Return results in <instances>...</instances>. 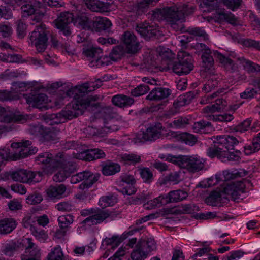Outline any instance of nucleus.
<instances>
[{
    "label": "nucleus",
    "instance_id": "1",
    "mask_svg": "<svg viewBox=\"0 0 260 260\" xmlns=\"http://www.w3.org/2000/svg\"><path fill=\"white\" fill-rule=\"evenodd\" d=\"M195 9L194 6L188 4H177L159 9L154 13L155 17L161 16L170 23L176 31L181 30V23L186 16L192 14Z\"/></svg>",
    "mask_w": 260,
    "mask_h": 260
},
{
    "label": "nucleus",
    "instance_id": "2",
    "mask_svg": "<svg viewBox=\"0 0 260 260\" xmlns=\"http://www.w3.org/2000/svg\"><path fill=\"white\" fill-rule=\"evenodd\" d=\"M116 202V198L113 196L101 197L99 201V205L102 209H91V213L93 215L86 218L81 222V224L91 226L100 224L108 218L113 220L119 214L118 212L113 210H104L103 209L108 206H112Z\"/></svg>",
    "mask_w": 260,
    "mask_h": 260
},
{
    "label": "nucleus",
    "instance_id": "3",
    "mask_svg": "<svg viewBox=\"0 0 260 260\" xmlns=\"http://www.w3.org/2000/svg\"><path fill=\"white\" fill-rule=\"evenodd\" d=\"M245 185L241 181L224 183L222 189L212 191V206H221L226 203L228 198L231 197L234 201L238 202L241 199V194L244 192Z\"/></svg>",
    "mask_w": 260,
    "mask_h": 260
},
{
    "label": "nucleus",
    "instance_id": "4",
    "mask_svg": "<svg viewBox=\"0 0 260 260\" xmlns=\"http://www.w3.org/2000/svg\"><path fill=\"white\" fill-rule=\"evenodd\" d=\"M88 103L87 100L84 99L78 101L73 100L68 108H66L57 114H52L48 116V119L52 121L50 124L60 123L64 122L62 118L64 120L72 119L82 114L83 110L88 108Z\"/></svg>",
    "mask_w": 260,
    "mask_h": 260
},
{
    "label": "nucleus",
    "instance_id": "5",
    "mask_svg": "<svg viewBox=\"0 0 260 260\" xmlns=\"http://www.w3.org/2000/svg\"><path fill=\"white\" fill-rule=\"evenodd\" d=\"M99 114L102 117L100 121H102L104 126L102 129L105 133L112 131H116L119 129L118 119L120 116L115 111V109L111 106L104 107L99 111Z\"/></svg>",
    "mask_w": 260,
    "mask_h": 260
},
{
    "label": "nucleus",
    "instance_id": "6",
    "mask_svg": "<svg viewBox=\"0 0 260 260\" xmlns=\"http://www.w3.org/2000/svg\"><path fill=\"white\" fill-rule=\"evenodd\" d=\"M62 155V152H59L55 156L49 152H42L35 158V161L43 166V168L47 173L51 174L62 163L64 159L61 158Z\"/></svg>",
    "mask_w": 260,
    "mask_h": 260
},
{
    "label": "nucleus",
    "instance_id": "7",
    "mask_svg": "<svg viewBox=\"0 0 260 260\" xmlns=\"http://www.w3.org/2000/svg\"><path fill=\"white\" fill-rule=\"evenodd\" d=\"M91 92V90L89 89V86L87 82L81 85L76 86L68 90L66 95L68 96L73 97L74 101H78L81 99H86L88 102V108L96 107L99 103H94L99 100L100 96L98 95L86 96L85 93Z\"/></svg>",
    "mask_w": 260,
    "mask_h": 260
},
{
    "label": "nucleus",
    "instance_id": "8",
    "mask_svg": "<svg viewBox=\"0 0 260 260\" xmlns=\"http://www.w3.org/2000/svg\"><path fill=\"white\" fill-rule=\"evenodd\" d=\"M193 68L192 56L184 51L178 52L177 61H174L171 69L178 75L189 74Z\"/></svg>",
    "mask_w": 260,
    "mask_h": 260
},
{
    "label": "nucleus",
    "instance_id": "9",
    "mask_svg": "<svg viewBox=\"0 0 260 260\" xmlns=\"http://www.w3.org/2000/svg\"><path fill=\"white\" fill-rule=\"evenodd\" d=\"M49 32L45 25L42 24L36 26L31 32L29 39L38 52H43L46 49L48 45Z\"/></svg>",
    "mask_w": 260,
    "mask_h": 260
},
{
    "label": "nucleus",
    "instance_id": "10",
    "mask_svg": "<svg viewBox=\"0 0 260 260\" xmlns=\"http://www.w3.org/2000/svg\"><path fill=\"white\" fill-rule=\"evenodd\" d=\"M99 177V174H94L89 171H84L72 176L71 182L72 184H76L83 181L79 186V188L81 190H85L91 187L94 183L97 182Z\"/></svg>",
    "mask_w": 260,
    "mask_h": 260
},
{
    "label": "nucleus",
    "instance_id": "11",
    "mask_svg": "<svg viewBox=\"0 0 260 260\" xmlns=\"http://www.w3.org/2000/svg\"><path fill=\"white\" fill-rule=\"evenodd\" d=\"M197 47L200 48L202 52L201 75L204 78L209 79L211 76V51L203 43L197 44Z\"/></svg>",
    "mask_w": 260,
    "mask_h": 260
},
{
    "label": "nucleus",
    "instance_id": "12",
    "mask_svg": "<svg viewBox=\"0 0 260 260\" xmlns=\"http://www.w3.org/2000/svg\"><path fill=\"white\" fill-rule=\"evenodd\" d=\"M164 129L161 123H156L148 127L145 131L140 132L137 138L140 142L154 141L160 137Z\"/></svg>",
    "mask_w": 260,
    "mask_h": 260
},
{
    "label": "nucleus",
    "instance_id": "13",
    "mask_svg": "<svg viewBox=\"0 0 260 260\" xmlns=\"http://www.w3.org/2000/svg\"><path fill=\"white\" fill-rule=\"evenodd\" d=\"M241 153L239 150L228 152L223 150L221 147L212 149V157H217L223 162H232L234 164L239 162L241 159Z\"/></svg>",
    "mask_w": 260,
    "mask_h": 260
},
{
    "label": "nucleus",
    "instance_id": "14",
    "mask_svg": "<svg viewBox=\"0 0 260 260\" xmlns=\"http://www.w3.org/2000/svg\"><path fill=\"white\" fill-rule=\"evenodd\" d=\"M215 140H213L214 146L212 149H215L216 147H225L228 150H232L234 147L237 145L239 143L243 142L244 140L241 138L239 139L233 136H219L216 138L214 137Z\"/></svg>",
    "mask_w": 260,
    "mask_h": 260
},
{
    "label": "nucleus",
    "instance_id": "15",
    "mask_svg": "<svg viewBox=\"0 0 260 260\" xmlns=\"http://www.w3.org/2000/svg\"><path fill=\"white\" fill-rule=\"evenodd\" d=\"M30 132L35 135H40V141L43 143H50L56 141L58 137L55 132L41 125L34 126L30 129Z\"/></svg>",
    "mask_w": 260,
    "mask_h": 260
},
{
    "label": "nucleus",
    "instance_id": "16",
    "mask_svg": "<svg viewBox=\"0 0 260 260\" xmlns=\"http://www.w3.org/2000/svg\"><path fill=\"white\" fill-rule=\"evenodd\" d=\"M135 30L146 39L158 38L160 35V31L155 26L147 22L138 24Z\"/></svg>",
    "mask_w": 260,
    "mask_h": 260
},
{
    "label": "nucleus",
    "instance_id": "17",
    "mask_svg": "<svg viewBox=\"0 0 260 260\" xmlns=\"http://www.w3.org/2000/svg\"><path fill=\"white\" fill-rule=\"evenodd\" d=\"M121 40L124 44L128 53H136L140 48V43L135 34L129 31H126L122 34Z\"/></svg>",
    "mask_w": 260,
    "mask_h": 260
},
{
    "label": "nucleus",
    "instance_id": "18",
    "mask_svg": "<svg viewBox=\"0 0 260 260\" xmlns=\"http://www.w3.org/2000/svg\"><path fill=\"white\" fill-rule=\"evenodd\" d=\"M183 168L189 172H195L202 170L204 167V161L202 159L191 156H185Z\"/></svg>",
    "mask_w": 260,
    "mask_h": 260
},
{
    "label": "nucleus",
    "instance_id": "19",
    "mask_svg": "<svg viewBox=\"0 0 260 260\" xmlns=\"http://www.w3.org/2000/svg\"><path fill=\"white\" fill-rule=\"evenodd\" d=\"M75 157L86 161H92L104 158L105 154L103 150L99 149H88L77 154Z\"/></svg>",
    "mask_w": 260,
    "mask_h": 260
},
{
    "label": "nucleus",
    "instance_id": "20",
    "mask_svg": "<svg viewBox=\"0 0 260 260\" xmlns=\"http://www.w3.org/2000/svg\"><path fill=\"white\" fill-rule=\"evenodd\" d=\"M26 100L29 104L39 109H47L45 105L48 101L47 95L44 93H40L35 95H26Z\"/></svg>",
    "mask_w": 260,
    "mask_h": 260
},
{
    "label": "nucleus",
    "instance_id": "21",
    "mask_svg": "<svg viewBox=\"0 0 260 260\" xmlns=\"http://www.w3.org/2000/svg\"><path fill=\"white\" fill-rule=\"evenodd\" d=\"M159 49L161 63L164 66L163 69L165 70H170L172 64L174 62L173 60L175 59V54L169 49L160 47Z\"/></svg>",
    "mask_w": 260,
    "mask_h": 260
},
{
    "label": "nucleus",
    "instance_id": "22",
    "mask_svg": "<svg viewBox=\"0 0 260 260\" xmlns=\"http://www.w3.org/2000/svg\"><path fill=\"white\" fill-rule=\"evenodd\" d=\"M171 93L169 88L157 87L152 89L147 96L146 99L158 101L167 98Z\"/></svg>",
    "mask_w": 260,
    "mask_h": 260
},
{
    "label": "nucleus",
    "instance_id": "23",
    "mask_svg": "<svg viewBox=\"0 0 260 260\" xmlns=\"http://www.w3.org/2000/svg\"><path fill=\"white\" fill-rule=\"evenodd\" d=\"M212 19H213L214 21L218 23L226 21L228 23L233 25L239 24V22L237 18L231 13L216 11V13L214 14V17H212Z\"/></svg>",
    "mask_w": 260,
    "mask_h": 260
},
{
    "label": "nucleus",
    "instance_id": "24",
    "mask_svg": "<svg viewBox=\"0 0 260 260\" xmlns=\"http://www.w3.org/2000/svg\"><path fill=\"white\" fill-rule=\"evenodd\" d=\"M25 248V253L28 257L38 258L40 255V249L32 242L31 238H25L22 240Z\"/></svg>",
    "mask_w": 260,
    "mask_h": 260
},
{
    "label": "nucleus",
    "instance_id": "25",
    "mask_svg": "<svg viewBox=\"0 0 260 260\" xmlns=\"http://www.w3.org/2000/svg\"><path fill=\"white\" fill-rule=\"evenodd\" d=\"M91 27L96 32L109 29L112 25L111 22L106 17H95L90 22Z\"/></svg>",
    "mask_w": 260,
    "mask_h": 260
},
{
    "label": "nucleus",
    "instance_id": "26",
    "mask_svg": "<svg viewBox=\"0 0 260 260\" xmlns=\"http://www.w3.org/2000/svg\"><path fill=\"white\" fill-rule=\"evenodd\" d=\"M67 187L63 184L51 185L46 190L47 196L52 200L60 199L63 197Z\"/></svg>",
    "mask_w": 260,
    "mask_h": 260
},
{
    "label": "nucleus",
    "instance_id": "27",
    "mask_svg": "<svg viewBox=\"0 0 260 260\" xmlns=\"http://www.w3.org/2000/svg\"><path fill=\"white\" fill-rule=\"evenodd\" d=\"M248 174V172L244 169H239L236 170L232 172H230L228 170L223 171L222 175L221 174H218L215 175V178L217 182L221 181L223 176L225 180L233 179L237 177H242L245 176Z\"/></svg>",
    "mask_w": 260,
    "mask_h": 260
},
{
    "label": "nucleus",
    "instance_id": "28",
    "mask_svg": "<svg viewBox=\"0 0 260 260\" xmlns=\"http://www.w3.org/2000/svg\"><path fill=\"white\" fill-rule=\"evenodd\" d=\"M111 101L114 105L120 108L131 106L135 102L133 98L123 94L114 95Z\"/></svg>",
    "mask_w": 260,
    "mask_h": 260
},
{
    "label": "nucleus",
    "instance_id": "29",
    "mask_svg": "<svg viewBox=\"0 0 260 260\" xmlns=\"http://www.w3.org/2000/svg\"><path fill=\"white\" fill-rule=\"evenodd\" d=\"M16 222L13 218H5L0 220V234H8L12 232L16 226Z\"/></svg>",
    "mask_w": 260,
    "mask_h": 260
},
{
    "label": "nucleus",
    "instance_id": "30",
    "mask_svg": "<svg viewBox=\"0 0 260 260\" xmlns=\"http://www.w3.org/2000/svg\"><path fill=\"white\" fill-rule=\"evenodd\" d=\"M30 116L27 115L18 114L16 113H10L5 115L2 121L5 123H24L29 118Z\"/></svg>",
    "mask_w": 260,
    "mask_h": 260
},
{
    "label": "nucleus",
    "instance_id": "31",
    "mask_svg": "<svg viewBox=\"0 0 260 260\" xmlns=\"http://www.w3.org/2000/svg\"><path fill=\"white\" fill-rule=\"evenodd\" d=\"M61 158H63V161L58 167L62 168L66 173L69 175L74 173L77 169V166L75 163L70 161V157L67 154L62 152Z\"/></svg>",
    "mask_w": 260,
    "mask_h": 260
},
{
    "label": "nucleus",
    "instance_id": "32",
    "mask_svg": "<svg viewBox=\"0 0 260 260\" xmlns=\"http://www.w3.org/2000/svg\"><path fill=\"white\" fill-rule=\"evenodd\" d=\"M238 60L240 63L242 65L244 69L249 73H260V65L246 59L244 57H239Z\"/></svg>",
    "mask_w": 260,
    "mask_h": 260
},
{
    "label": "nucleus",
    "instance_id": "33",
    "mask_svg": "<svg viewBox=\"0 0 260 260\" xmlns=\"http://www.w3.org/2000/svg\"><path fill=\"white\" fill-rule=\"evenodd\" d=\"M86 6L91 11L96 12H105L108 9L107 3L100 0H89Z\"/></svg>",
    "mask_w": 260,
    "mask_h": 260
},
{
    "label": "nucleus",
    "instance_id": "34",
    "mask_svg": "<svg viewBox=\"0 0 260 260\" xmlns=\"http://www.w3.org/2000/svg\"><path fill=\"white\" fill-rule=\"evenodd\" d=\"M74 19L75 17L73 13L69 12H62L57 18L56 24V27H60L65 25L69 26L71 23L74 22Z\"/></svg>",
    "mask_w": 260,
    "mask_h": 260
},
{
    "label": "nucleus",
    "instance_id": "35",
    "mask_svg": "<svg viewBox=\"0 0 260 260\" xmlns=\"http://www.w3.org/2000/svg\"><path fill=\"white\" fill-rule=\"evenodd\" d=\"M119 161L125 165H135L141 161V156L134 154H124L119 156Z\"/></svg>",
    "mask_w": 260,
    "mask_h": 260
},
{
    "label": "nucleus",
    "instance_id": "36",
    "mask_svg": "<svg viewBox=\"0 0 260 260\" xmlns=\"http://www.w3.org/2000/svg\"><path fill=\"white\" fill-rule=\"evenodd\" d=\"M39 3L35 0L30 1L21 7L22 12L24 17H27L37 13Z\"/></svg>",
    "mask_w": 260,
    "mask_h": 260
},
{
    "label": "nucleus",
    "instance_id": "37",
    "mask_svg": "<svg viewBox=\"0 0 260 260\" xmlns=\"http://www.w3.org/2000/svg\"><path fill=\"white\" fill-rule=\"evenodd\" d=\"M188 196L186 191L177 190L170 191L165 197L168 198L167 203L170 202H177L185 199Z\"/></svg>",
    "mask_w": 260,
    "mask_h": 260
},
{
    "label": "nucleus",
    "instance_id": "38",
    "mask_svg": "<svg viewBox=\"0 0 260 260\" xmlns=\"http://www.w3.org/2000/svg\"><path fill=\"white\" fill-rule=\"evenodd\" d=\"M212 53H213L214 56H216L219 61L225 66L227 70L233 71L237 69V65L234 63L233 60L230 58L225 57L216 51H214Z\"/></svg>",
    "mask_w": 260,
    "mask_h": 260
},
{
    "label": "nucleus",
    "instance_id": "39",
    "mask_svg": "<svg viewBox=\"0 0 260 260\" xmlns=\"http://www.w3.org/2000/svg\"><path fill=\"white\" fill-rule=\"evenodd\" d=\"M120 170V166L119 164L109 161L103 167L102 173L104 175L110 176L119 172Z\"/></svg>",
    "mask_w": 260,
    "mask_h": 260
},
{
    "label": "nucleus",
    "instance_id": "40",
    "mask_svg": "<svg viewBox=\"0 0 260 260\" xmlns=\"http://www.w3.org/2000/svg\"><path fill=\"white\" fill-rule=\"evenodd\" d=\"M42 173H35L31 171L24 170V183H36L40 181L41 179Z\"/></svg>",
    "mask_w": 260,
    "mask_h": 260
},
{
    "label": "nucleus",
    "instance_id": "41",
    "mask_svg": "<svg viewBox=\"0 0 260 260\" xmlns=\"http://www.w3.org/2000/svg\"><path fill=\"white\" fill-rule=\"evenodd\" d=\"M138 243L136 247L131 253V257L133 260H144L148 254Z\"/></svg>",
    "mask_w": 260,
    "mask_h": 260
},
{
    "label": "nucleus",
    "instance_id": "42",
    "mask_svg": "<svg viewBox=\"0 0 260 260\" xmlns=\"http://www.w3.org/2000/svg\"><path fill=\"white\" fill-rule=\"evenodd\" d=\"M125 52L124 47L121 45L116 46L109 54L110 62L116 61L120 59Z\"/></svg>",
    "mask_w": 260,
    "mask_h": 260
},
{
    "label": "nucleus",
    "instance_id": "43",
    "mask_svg": "<svg viewBox=\"0 0 260 260\" xmlns=\"http://www.w3.org/2000/svg\"><path fill=\"white\" fill-rule=\"evenodd\" d=\"M168 198L164 196H160L159 197L149 201L145 206L147 209H153L156 207H160L163 205L167 204Z\"/></svg>",
    "mask_w": 260,
    "mask_h": 260
},
{
    "label": "nucleus",
    "instance_id": "44",
    "mask_svg": "<svg viewBox=\"0 0 260 260\" xmlns=\"http://www.w3.org/2000/svg\"><path fill=\"white\" fill-rule=\"evenodd\" d=\"M109 63H111L110 62V58L108 56H102L100 55L97 57H95L94 59L91 60L89 65L91 67H96L97 68H100L105 66H107Z\"/></svg>",
    "mask_w": 260,
    "mask_h": 260
},
{
    "label": "nucleus",
    "instance_id": "45",
    "mask_svg": "<svg viewBox=\"0 0 260 260\" xmlns=\"http://www.w3.org/2000/svg\"><path fill=\"white\" fill-rule=\"evenodd\" d=\"M200 6L201 10L203 12L202 18L209 22L211 17L210 16H207L206 14L211 11V0H203Z\"/></svg>",
    "mask_w": 260,
    "mask_h": 260
},
{
    "label": "nucleus",
    "instance_id": "46",
    "mask_svg": "<svg viewBox=\"0 0 260 260\" xmlns=\"http://www.w3.org/2000/svg\"><path fill=\"white\" fill-rule=\"evenodd\" d=\"M48 260H66L60 246L57 245L51 250L47 255Z\"/></svg>",
    "mask_w": 260,
    "mask_h": 260
},
{
    "label": "nucleus",
    "instance_id": "47",
    "mask_svg": "<svg viewBox=\"0 0 260 260\" xmlns=\"http://www.w3.org/2000/svg\"><path fill=\"white\" fill-rule=\"evenodd\" d=\"M138 243L144 248L143 249L147 252L148 254L156 249V242L153 239H148L147 240H141Z\"/></svg>",
    "mask_w": 260,
    "mask_h": 260
},
{
    "label": "nucleus",
    "instance_id": "48",
    "mask_svg": "<svg viewBox=\"0 0 260 260\" xmlns=\"http://www.w3.org/2000/svg\"><path fill=\"white\" fill-rule=\"evenodd\" d=\"M58 222L59 227L62 230L67 229L74 221V216L71 214L60 216L58 218Z\"/></svg>",
    "mask_w": 260,
    "mask_h": 260
},
{
    "label": "nucleus",
    "instance_id": "49",
    "mask_svg": "<svg viewBox=\"0 0 260 260\" xmlns=\"http://www.w3.org/2000/svg\"><path fill=\"white\" fill-rule=\"evenodd\" d=\"M260 150V142L253 138L252 142L249 145H246L244 148V152L245 155H249L255 153Z\"/></svg>",
    "mask_w": 260,
    "mask_h": 260
},
{
    "label": "nucleus",
    "instance_id": "50",
    "mask_svg": "<svg viewBox=\"0 0 260 260\" xmlns=\"http://www.w3.org/2000/svg\"><path fill=\"white\" fill-rule=\"evenodd\" d=\"M37 151L36 148L30 149L29 148L24 147L18 149L19 154L16 153L14 155V159H19L20 158H25L30 155L35 154Z\"/></svg>",
    "mask_w": 260,
    "mask_h": 260
},
{
    "label": "nucleus",
    "instance_id": "51",
    "mask_svg": "<svg viewBox=\"0 0 260 260\" xmlns=\"http://www.w3.org/2000/svg\"><path fill=\"white\" fill-rule=\"evenodd\" d=\"M19 248L18 243L11 242L6 244L3 248V252L6 255L12 256L13 253Z\"/></svg>",
    "mask_w": 260,
    "mask_h": 260
},
{
    "label": "nucleus",
    "instance_id": "52",
    "mask_svg": "<svg viewBox=\"0 0 260 260\" xmlns=\"http://www.w3.org/2000/svg\"><path fill=\"white\" fill-rule=\"evenodd\" d=\"M189 119L186 117H179L169 123V125L172 128H182L189 124Z\"/></svg>",
    "mask_w": 260,
    "mask_h": 260
},
{
    "label": "nucleus",
    "instance_id": "53",
    "mask_svg": "<svg viewBox=\"0 0 260 260\" xmlns=\"http://www.w3.org/2000/svg\"><path fill=\"white\" fill-rule=\"evenodd\" d=\"M150 90L149 86L145 84H141L131 90V93L133 96L138 97L142 96L148 92Z\"/></svg>",
    "mask_w": 260,
    "mask_h": 260
},
{
    "label": "nucleus",
    "instance_id": "54",
    "mask_svg": "<svg viewBox=\"0 0 260 260\" xmlns=\"http://www.w3.org/2000/svg\"><path fill=\"white\" fill-rule=\"evenodd\" d=\"M211 126V123L209 121L201 120L199 122H195L193 125L192 129L195 133L203 132L206 133L205 129L209 128Z\"/></svg>",
    "mask_w": 260,
    "mask_h": 260
},
{
    "label": "nucleus",
    "instance_id": "55",
    "mask_svg": "<svg viewBox=\"0 0 260 260\" xmlns=\"http://www.w3.org/2000/svg\"><path fill=\"white\" fill-rule=\"evenodd\" d=\"M179 137L181 141L189 145H193L197 141V137L193 135L187 133L180 134Z\"/></svg>",
    "mask_w": 260,
    "mask_h": 260
},
{
    "label": "nucleus",
    "instance_id": "56",
    "mask_svg": "<svg viewBox=\"0 0 260 260\" xmlns=\"http://www.w3.org/2000/svg\"><path fill=\"white\" fill-rule=\"evenodd\" d=\"M83 53L86 56L90 58L92 60L102 54V50L99 48L92 47L84 50Z\"/></svg>",
    "mask_w": 260,
    "mask_h": 260
},
{
    "label": "nucleus",
    "instance_id": "57",
    "mask_svg": "<svg viewBox=\"0 0 260 260\" xmlns=\"http://www.w3.org/2000/svg\"><path fill=\"white\" fill-rule=\"evenodd\" d=\"M140 175L145 183H150L153 179L152 172L148 168H144L139 170Z\"/></svg>",
    "mask_w": 260,
    "mask_h": 260
},
{
    "label": "nucleus",
    "instance_id": "58",
    "mask_svg": "<svg viewBox=\"0 0 260 260\" xmlns=\"http://www.w3.org/2000/svg\"><path fill=\"white\" fill-rule=\"evenodd\" d=\"M188 32L190 35L202 37L204 40H207L209 39L208 35L202 28L194 27L189 28Z\"/></svg>",
    "mask_w": 260,
    "mask_h": 260
},
{
    "label": "nucleus",
    "instance_id": "59",
    "mask_svg": "<svg viewBox=\"0 0 260 260\" xmlns=\"http://www.w3.org/2000/svg\"><path fill=\"white\" fill-rule=\"evenodd\" d=\"M13 33V29L10 24L4 23H0V35L3 38H9Z\"/></svg>",
    "mask_w": 260,
    "mask_h": 260
},
{
    "label": "nucleus",
    "instance_id": "60",
    "mask_svg": "<svg viewBox=\"0 0 260 260\" xmlns=\"http://www.w3.org/2000/svg\"><path fill=\"white\" fill-rule=\"evenodd\" d=\"M30 230L32 234L40 241H44L47 237V235L44 230L36 226H31Z\"/></svg>",
    "mask_w": 260,
    "mask_h": 260
},
{
    "label": "nucleus",
    "instance_id": "61",
    "mask_svg": "<svg viewBox=\"0 0 260 260\" xmlns=\"http://www.w3.org/2000/svg\"><path fill=\"white\" fill-rule=\"evenodd\" d=\"M74 206L71 202H61L55 205V209L59 211L70 212L73 209Z\"/></svg>",
    "mask_w": 260,
    "mask_h": 260
},
{
    "label": "nucleus",
    "instance_id": "62",
    "mask_svg": "<svg viewBox=\"0 0 260 260\" xmlns=\"http://www.w3.org/2000/svg\"><path fill=\"white\" fill-rule=\"evenodd\" d=\"M185 156L179 155V156H173L172 155H168L166 158V160L168 161L171 162L174 164L177 165L180 168H183V163H184L183 160H184Z\"/></svg>",
    "mask_w": 260,
    "mask_h": 260
},
{
    "label": "nucleus",
    "instance_id": "63",
    "mask_svg": "<svg viewBox=\"0 0 260 260\" xmlns=\"http://www.w3.org/2000/svg\"><path fill=\"white\" fill-rule=\"evenodd\" d=\"M251 121L250 119H246L235 126L233 130L235 132L244 133L247 131L251 124Z\"/></svg>",
    "mask_w": 260,
    "mask_h": 260
},
{
    "label": "nucleus",
    "instance_id": "64",
    "mask_svg": "<svg viewBox=\"0 0 260 260\" xmlns=\"http://www.w3.org/2000/svg\"><path fill=\"white\" fill-rule=\"evenodd\" d=\"M43 200L41 194L38 193H34L29 195L26 199L28 204L35 205L40 203Z\"/></svg>",
    "mask_w": 260,
    "mask_h": 260
}]
</instances>
